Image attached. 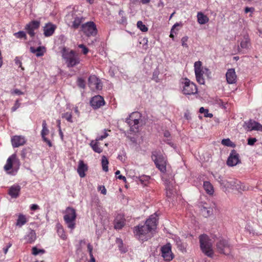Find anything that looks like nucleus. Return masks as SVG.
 I'll return each mask as SVG.
<instances>
[{
	"instance_id": "f257e3e1",
	"label": "nucleus",
	"mask_w": 262,
	"mask_h": 262,
	"mask_svg": "<svg viewBox=\"0 0 262 262\" xmlns=\"http://www.w3.org/2000/svg\"><path fill=\"white\" fill-rule=\"evenodd\" d=\"M157 216L155 213L147 219L144 225H139L134 228V233L139 240L146 241L152 236V232L157 226Z\"/></svg>"
},
{
	"instance_id": "f03ea898",
	"label": "nucleus",
	"mask_w": 262,
	"mask_h": 262,
	"mask_svg": "<svg viewBox=\"0 0 262 262\" xmlns=\"http://www.w3.org/2000/svg\"><path fill=\"white\" fill-rule=\"evenodd\" d=\"M200 248L202 252L207 256L213 257L214 251L212 249V243L206 234H202L199 236Z\"/></svg>"
},
{
	"instance_id": "7ed1b4c3",
	"label": "nucleus",
	"mask_w": 262,
	"mask_h": 262,
	"mask_svg": "<svg viewBox=\"0 0 262 262\" xmlns=\"http://www.w3.org/2000/svg\"><path fill=\"white\" fill-rule=\"evenodd\" d=\"M62 56L68 67H73L80 62L78 55L73 50L63 48L62 51Z\"/></svg>"
},
{
	"instance_id": "20e7f679",
	"label": "nucleus",
	"mask_w": 262,
	"mask_h": 262,
	"mask_svg": "<svg viewBox=\"0 0 262 262\" xmlns=\"http://www.w3.org/2000/svg\"><path fill=\"white\" fill-rule=\"evenodd\" d=\"M76 212L73 208L68 207L64 211L63 220L68 228L73 230L75 228Z\"/></svg>"
},
{
	"instance_id": "39448f33",
	"label": "nucleus",
	"mask_w": 262,
	"mask_h": 262,
	"mask_svg": "<svg viewBox=\"0 0 262 262\" xmlns=\"http://www.w3.org/2000/svg\"><path fill=\"white\" fill-rule=\"evenodd\" d=\"M182 92L185 95H194L198 93L196 85L187 78L183 79L181 81Z\"/></svg>"
},
{
	"instance_id": "423d86ee",
	"label": "nucleus",
	"mask_w": 262,
	"mask_h": 262,
	"mask_svg": "<svg viewBox=\"0 0 262 262\" xmlns=\"http://www.w3.org/2000/svg\"><path fill=\"white\" fill-rule=\"evenodd\" d=\"M216 251L220 253L228 255L231 252V246L228 240L223 238H220L216 242Z\"/></svg>"
},
{
	"instance_id": "0eeeda50",
	"label": "nucleus",
	"mask_w": 262,
	"mask_h": 262,
	"mask_svg": "<svg viewBox=\"0 0 262 262\" xmlns=\"http://www.w3.org/2000/svg\"><path fill=\"white\" fill-rule=\"evenodd\" d=\"M156 167L162 172L166 171V160L165 157L160 153L157 151L152 152L151 156Z\"/></svg>"
},
{
	"instance_id": "6e6552de",
	"label": "nucleus",
	"mask_w": 262,
	"mask_h": 262,
	"mask_svg": "<svg viewBox=\"0 0 262 262\" xmlns=\"http://www.w3.org/2000/svg\"><path fill=\"white\" fill-rule=\"evenodd\" d=\"M81 31L88 37L95 36L97 34L96 25L92 21L82 24L81 26Z\"/></svg>"
},
{
	"instance_id": "1a4fd4ad",
	"label": "nucleus",
	"mask_w": 262,
	"mask_h": 262,
	"mask_svg": "<svg viewBox=\"0 0 262 262\" xmlns=\"http://www.w3.org/2000/svg\"><path fill=\"white\" fill-rule=\"evenodd\" d=\"M218 181L222 185L225 187L230 188L231 189H235L237 190L244 189V187L242 188L241 186V182L237 180L228 182L226 180H223L221 176H219L218 178Z\"/></svg>"
},
{
	"instance_id": "9d476101",
	"label": "nucleus",
	"mask_w": 262,
	"mask_h": 262,
	"mask_svg": "<svg viewBox=\"0 0 262 262\" xmlns=\"http://www.w3.org/2000/svg\"><path fill=\"white\" fill-rule=\"evenodd\" d=\"M88 85L92 91L100 90L102 88L100 80L95 75H91L88 80Z\"/></svg>"
},
{
	"instance_id": "9b49d317",
	"label": "nucleus",
	"mask_w": 262,
	"mask_h": 262,
	"mask_svg": "<svg viewBox=\"0 0 262 262\" xmlns=\"http://www.w3.org/2000/svg\"><path fill=\"white\" fill-rule=\"evenodd\" d=\"M162 256L165 261H169L173 258L171 252V246L170 244H167L161 247Z\"/></svg>"
},
{
	"instance_id": "f8f14e48",
	"label": "nucleus",
	"mask_w": 262,
	"mask_h": 262,
	"mask_svg": "<svg viewBox=\"0 0 262 262\" xmlns=\"http://www.w3.org/2000/svg\"><path fill=\"white\" fill-rule=\"evenodd\" d=\"M40 24L39 21L32 20L26 25L25 29L30 37H34L35 35L34 31L39 28Z\"/></svg>"
},
{
	"instance_id": "ddd939ff",
	"label": "nucleus",
	"mask_w": 262,
	"mask_h": 262,
	"mask_svg": "<svg viewBox=\"0 0 262 262\" xmlns=\"http://www.w3.org/2000/svg\"><path fill=\"white\" fill-rule=\"evenodd\" d=\"M243 127L247 131L258 130L262 132V125L257 122L250 120L247 122H245Z\"/></svg>"
},
{
	"instance_id": "4468645a",
	"label": "nucleus",
	"mask_w": 262,
	"mask_h": 262,
	"mask_svg": "<svg viewBox=\"0 0 262 262\" xmlns=\"http://www.w3.org/2000/svg\"><path fill=\"white\" fill-rule=\"evenodd\" d=\"M239 154L233 149L231 150L227 161V164L229 166H234L241 162Z\"/></svg>"
},
{
	"instance_id": "2eb2a0df",
	"label": "nucleus",
	"mask_w": 262,
	"mask_h": 262,
	"mask_svg": "<svg viewBox=\"0 0 262 262\" xmlns=\"http://www.w3.org/2000/svg\"><path fill=\"white\" fill-rule=\"evenodd\" d=\"M165 186L166 195L168 198H171L175 192L174 190V181L172 179H166L164 181Z\"/></svg>"
},
{
	"instance_id": "dca6fc26",
	"label": "nucleus",
	"mask_w": 262,
	"mask_h": 262,
	"mask_svg": "<svg viewBox=\"0 0 262 262\" xmlns=\"http://www.w3.org/2000/svg\"><path fill=\"white\" fill-rule=\"evenodd\" d=\"M90 104L93 108L97 109L103 106L105 104V101L102 96L97 95L93 97L91 99Z\"/></svg>"
},
{
	"instance_id": "f3484780",
	"label": "nucleus",
	"mask_w": 262,
	"mask_h": 262,
	"mask_svg": "<svg viewBox=\"0 0 262 262\" xmlns=\"http://www.w3.org/2000/svg\"><path fill=\"white\" fill-rule=\"evenodd\" d=\"M15 160H16V156L15 155L13 154L8 158V159L7 160V163L4 166L5 170L8 171L9 173L11 174L12 175H14L16 173L17 169L15 170L13 169L11 171H8L10 170L12 168L13 162Z\"/></svg>"
},
{
	"instance_id": "a211bd4d",
	"label": "nucleus",
	"mask_w": 262,
	"mask_h": 262,
	"mask_svg": "<svg viewBox=\"0 0 262 262\" xmlns=\"http://www.w3.org/2000/svg\"><path fill=\"white\" fill-rule=\"evenodd\" d=\"M42 129L41 132V136L42 138V140L44 142L47 143L49 147H51L52 146V144L50 140H49L46 137V136L48 135L49 133V130L47 127V124L46 120L42 121Z\"/></svg>"
},
{
	"instance_id": "6ab92c4d",
	"label": "nucleus",
	"mask_w": 262,
	"mask_h": 262,
	"mask_svg": "<svg viewBox=\"0 0 262 262\" xmlns=\"http://www.w3.org/2000/svg\"><path fill=\"white\" fill-rule=\"evenodd\" d=\"M56 28V26L51 23L46 24L43 27V35L46 37H49L52 36Z\"/></svg>"
},
{
	"instance_id": "aec40b11",
	"label": "nucleus",
	"mask_w": 262,
	"mask_h": 262,
	"mask_svg": "<svg viewBox=\"0 0 262 262\" xmlns=\"http://www.w3.org/2000/svg\"><path fill=\"white\" fill-rule=\"evenodd\" d=\"M11 143L13 147H18L25 144L26 139L24 136H15L11 138Z\"/></svg>"
},
{
	"instance_id": "412c9836",
	"label": "nucleus",
	"mask_w": 262,
	"mask_h": 262,
	"mask_svg": "<svg viewBox=\"0 0 262 262\" xmlns=\"http://www.w3.org/2000/svg\"><path fill=\"white\" fill-rule=\"evenodd\" d=\"M71 16L74 18V20L72 25V27L75 29L78 28L84 20V18L82 16H75V13L73 12L68 15V17H70Z\"/></svg>"
},
{
	"instance_id": "4be33fe9",
	"label": "nucleus",
	"mask_w": 262,
	"mask_h": 262,
	"mask_svg": "<svg viewBox=\"0 0 262 262\" xmlns=\"http://www.w3.org/2000/svg\"><path fill=\"white\" fill-rule=\"evenodd\" d=\"M226 77L227 81L229 84H233L236 81V75L235 70L233 69L228 70Z\"/></svg>"
},
{
	"instance_id": "5701e85b",
	"label": "nucleus",
	"mask_w": 262,
	"mask_h": 262,
	"mask_svg": "<svg viewBox=\"0 0 262 262\" xmlns=\"http://www.w3.org/2000/svg\"><path fill=\"white\" fill-rule=\"evenodd\" d=\"M125 220L124 216L121 214H118L114 221V228L116 229H121L125 225Z\"/></svg>"
},
{
	"instance_id": "b1692460",
	"label": "nucleus",
	"mask_w": 262,
	"mask_h": 262,
	"mask_svg": "<svg viewBox=\"0 0 262 262\" xmlns=\"http://www.w3.org/2000/svg\"><path fill=\"white\" fill-rule=\"evenodd\" d=\"M88 169L87 165L84 164L82 160H80L78 166L77 172L80 178H84L85 176V172L88 170Z\"/></svg>"
},
{
	"instance_id": "393cba45",
	"label": "nucleus",
	"mask_w": 262,
	"mask_h": 262,
	"mask_svg": "<svg viewBox=\"0 0 262 262\" xmlns=\"http://www.w3.org/2000/svg\"><path fill=\"white\" fill-rule=\"evenodd\" d=\"M20 186L18 185H14L9 189V194L13 198H16L19 196Z\"/></svg>"
},
{
	"instance_id": "a878e982",
	"label": "nucleus",
	"mask_w": 262,
	"mask_h": 262,
	"mask_svg": "<svg viewBox=\"0 0 262 262\" xmlns=\"http://www.w3.org/2000/svg\"><path fill=\"white\" fill-rule=\"evenodd\" d=\"M209 71L208 69L203 68V69L199 70V73H195V77L197 81L201 84H204L205 83V79L203 77V74L205 72Z\"/></svg>"
},
{
	"instance_id": "bb28decb",
	"label": "nucleus",
	"mask_w": 262,
	"mask_h": 262,
	"mask_svg": "<svg viewBox=\"0 0 262 262\" xmlns=\"http://www.w3.org/2000/svg\"><path fill=\"white\" fill-rule=\"evenodd\" d=\"M140 119H134V120H129V119H126L125 122L130 126V130L133 132H137L138 128V124Z\"/></svg>"
},
{
	"instance_id": "cd10ccee",
	"label": "nucleus",
	"mask_w": 262,
	"mask_h": 262,
	"mask_svg": "<svg viewBox=\"0 0 262 262\" xmlns=\"http://www.w3.org/2000/svg\"><path fill=\"white\" fill-rule=\"evenodd\" d=\"M30 52L35 54L37 57H40L43 55L46 50L43 47H38L35 48L33 47H31L30 48Z\"/></svg>"
},
{
	"instance_id": "c85d7f7f",
	"label": "nucleus",
	"mask_w": 262,
	"mask_h": 262,
	"mask_svg": "<svg viewBox=\"0 0 262 262\" xmlns=\"http://www.w3.org/2000/svg\"><path fill=\"white\" fill-rule=\"evenodd\" d=\"M36 239V233L33 230H30V231L25 236V239L27 243H33Z\"/></svg>"
},
{
	"instance_id": "c756f323",
	"label": "nucleus",
	"mask_w": 262,
	"mask_h": 262,
	"mask_svg": "<svg viewBox=\"0 0 262 262\" xmlns=\"http://www.w3.org/2000/svg\"><path fill=\"white\" fill-rule=\"evenodd\" d=\"M203 187L207 194L209 195H212L213 194V187L209 182L205 181L203 184Z\"/></svg>"
},
{
	"instance_id": "7c9ffc66",
	"label": "nucleus",
	"mask_w": 262,
	"mask_h": 262,
	"mask_svg": "<svg viewBox=\"0 0 262 262\" xmlns=\"http://www.w3.org/2000/svg\"><path fill=\"white\" fill-rule=\"evenodd\" d=\"M251 46L250 40L248 36H245L241 41L240 46L243 49H248Z\"/></svg>"
},
{
	"instance_id": "2f4dec72",
	"label": "nucleus",
	"mask_w": 262,
	"mask_h": 262,
	"mask_svg": "<svg viewBox=\"0 0 262 262\" xmlns=\"http://www.w3.org/2000/svg\"><path fill=\"white\" fill-rule=\"evenodd\" d=\"M198 21L201 25L206 24L209 21L208 17L202 12H198L197 14Z\"/></svg>"
},
{
	"instance_id": "473e14b6",
	"label": "nucleus",
	"mask_w": 262,
	"mask_h": 262,
	"mask_svg": "<svg viewBox=\"0 0 262 262\" xmlns=\"http://www.w3.org/2000/svg\"><path fill=\"white\" fill-rule=\"evenodd\" d=\"M27 222L26 216L23 214H19L16 221V226L19 227H22Z\"/></svg>"
},
{
	"instance_id": "72a5a7b5",
	"label": "nucleus",
	"mask_w": 262,
	"mask_h": 262,
	"mask_svg": "<svg viewBox=\"0 0 262 262\" xmlns=\"http://www.w3.org/2000/svg\"><path fill=\"white\" fill-rule=\"evenodd\" d=\"M90 145L95 152L100 154L102 151V149L99 146L98 141L96 140L92 141Z\"/></svg>"
},
{
	"instance_id": "f704fd0d",
	"label": "nucleus",
	"mask_w": 262,
	"mask_h": 262,
	"mask_svg": "<svg viewBox=\"0 0 262 262\" xmlns=\"http://www.w3.org/2000/svg\"><path fill=\"white\" fill-rule=\"evenodd\" d=\"M201 211L203 215L206 217L209 216L212 213V208L206 206H203L201 207Z\"/></svg>"
},
{
	"instance_id": "c9c22d12",
	"label": "nucleus",
	"mask_w": 262,
	"mask_h": 262,
	"mask_svg": "<svg viewBox=\"0 0 262 262\" xmlns=\"http://www.w3.org/2000/svg\"><path fill=\"white\" fill-rule=\"evenodd\" d=\"M13 35L16 38L20 39L27 40V36L26 33L24 31H20L14 33Z\"/></svg>"
},
{
	"instance_id": "e433bc0d",
	"label": "nucleus",
	"mask_w": 262,
	"mask_h": 262,
	"mask_svg": "<svg viewBox=\"0 0 262 262\" xmlns=\"http://www.w3.org/2000/svg\"><path fill=\"white\" fill-rule=\"evenodd\" d=\"M57 233L58 235L62 239H64L66 238V235L65 234V232L64 231L63 228H62V226L60 224L57 225Z\"/></svg>"
},
{
	"instance_id": "4c0bfd02",
	"label": "nucleus",
	"mask_w": 262,
	"mask_h": 262,
	"mask_svg": "<svg viewBox=\"0 0 262 262\" xmlns=\"http://www.w3.org/2000/svg\"><path fill=\"white\" fill-rule=\"evenodd\" d=\"M101 164L102 166V169L104 171H108V161L106 158V157L104 156H102L101 159Z\"/></svg>"
},
{
	"instance_id": "58836bf2",
	"label": "nucleus",
	"mask_w": 262,
	"mask_h": 262,
	"mask_svg": "<svg viewBox=\"0 0 262 262\" xmlns=\"http://www.w3.org/2000/svg\"><path fill=\"white\" fill-rule=\"evenodd\" d=\"M141 117V115L140 113L138 112H135L132 113L129 116V117L127 118L126 119H129V120H134V119H140Z\"/></svg>"
},
{
	"instance_id": "ea45409f",
	"label": "nucleus",
	"mask_w": 262,
	"mask_h": 262,
	"mask_svg": "<svg viewBox=\"0 0 262 262\" xmlns=\"http://www.w3.org/2000/svg\"><path fill=\"white\" fill-rule=\"evenodd\" d=\"M137 27L142 32H146L148 31V28L141 20L137 23Z\"/></svg>"
},
{
	"instance_id": "a19ab883",
	"label": "nucleus",
	"mask_w": 262,
	"mask_h": 262,
	"mask_svg": "<svg viewBox=\"0 0 262 262\" xmlns=\"http://www.w3.org/2000/svg\"><path fill=\"white\" fill-rule=\"evenodd\" d=\"M45 252L46 251L44 249H39L36 247H34L32 249V253L34 255H37L39 254H44Z\"/></svg>"
},
{
	"instance_id": "79ce46f5",
	"label": "nucleus",
	"mask_w": 262,
	"mask_h": 262,
	"mask_svg": "<svg viewBox=\"0 0 262 262\" xmlns=\"http://www.w3.org/2000/svg\"><path fill=\"white\" fill-rule=\"evenodd\" d=\"M62 118H64L67 121L72 123L73 120H72V115L71 113L69 112H66L64 114H62Z\"/></svg>"
},
{
	"instance_id": "37998d69",
	"label": "nucleus",
	"mask_w": 262,
	"mask_h": 262,
	"mask_svg": "<svg viewBox=\"0 0 262 262\" xmlns=\"http://www.w3.org/2000/svg\"><path fill=\"white\" fill-rule=\"evenodd\" d=\"M204 67H202V63L200 61H198L194 62V72L199 73V70L203 69Z\"/></svg>"
},
{
	"instance_id": "c03bdc74",
	"label": "nucleus",
	"mask_w": 262,
	"mask_h": 262,
	"mask_svg": "<svg viewBox=\"0 0 262 262\" xmlns=\"http://www.w3.org/2000/svg\"><path fill=\"white\" fill-rule=\"evenodd\" d=\"M199 112L201 114H204V117H210L211 118L213 116L212 114L208 113V110L207 109H205L203 107H201L200 108Z\"/></svg>"
},
{
	"instance_id": "a18cd8bd",
	"label": "nucleus",
	"mask_w": 262,
	"mask_h": 262,
	"mask_svg": "<svg viewBox=\"0 0 262 262\" xmlns=\"http://www.w3.org/2000/svg\"><path fill=\"white\" fill-rule=\"evenodd\" d=\"M150 179V177L148 176H142L140 177L139 180L141 183L144 185H146Z\"/></svg>"
},
{
	"instance_id": "49530a36",
	"label": "nucleus",
	"mask_w": 262,
	"mask_h": 262,
	"mask_svg": "<svg viewBox=\"0 0 262 262\" xmlns=\"http://www.w3.org/2000/svg\"><path fill=\"white\" fill-rule=\"evenodd\" d=\"M222 144L224 145L230 147H232L234 145L229 139H223L222 141Z\"/></svg>"
},
{
	"instance_id": "de8ad7c7",
	"label": "nucleus",
	"mask_w": 262,
	"mask_h": 262,
	"mask_svg": "<svg viewBox=\"0 0 262 262\" xmlns=\"http://www.w3.org/2000/svg\"><path fill=\"white\" fill-rule=\"evenodd\" d=\"M77 85L79 87L84 89L85 86L84 80L81 78H79L77 80Z\"/></svg>"
},
{
	"instance_id": "09e8293b",
	"label": "nucleus",
	"mask_w": 262,
	"mask_h": 262,
	"mask_svg": "<svg viewBox=\"0 0 262 262\" xmlns=\"http://www.w3.org/2000/svg\"><path fill=\"white\" fill-rule=\"evenodd\" d=\"M20 106V103L19 100L17 99L15 101L14 106L11 108L12 112H15L18 109Z\"/></svg>"
},
{
	"instance_id": "8fccbe9b",
	"label": "nucleus",
	"mask_w": 262,
	"mask_h": 262,
	"mask_svg": "<svg viewBox=\"0 0 262 262\" xmlns=\"http://www.w3.org/2000/svg\"><path fill=\"white\" fill-rule=\"evenodd\" d=\"M78 47L82 49V53H83V54L86 55L88 53L89 49L84 45H83V44L79 45Z\"/></svg>"
},
{
	"instance_id": "3c124183",
	"label": "nucleus",
	"mask_w": 262,
	"mask_h": 262,
	"mask_svg": "<svg viewBox=\"0 0 262 262\" xmlns=\"http://www.w3.org/2000/svg\"><path fill=\"white\" fill-rule=\"evenodd\" d=\"M107 136H108V134L106 133V130H105V132H104L103 134L102 135L98 136L96 138V141H98L102 140L104 139H105V138H106Z\"/></svg>"
},
{
	"instance_id": "603ef678",
	"label": "nucleus",
	"mask_w": 262,
	"mask_h": 262,
	"mask_svg": "<svg viewBox=\"0 0 262 262\" xmlns=\"http://www.w3.org/2000/svg\"><path fill=\"white\" fill-rule=\"evenodd\" d=\"M14 62L16 65L18 66L19 67L21 68V69L23 70L24 68L22 67V63L18 57H16L14 59Z\"/></svg>"
},
{
	"instance_id": "864d4df0",
	"label": "nucleus",
	"mask_w": 262,
	"mask_h": 262,
	"mask_svg": "<svg viewBox=\"0 0 262 262\" xmlns=\"http://www.w3.org/2000/svg\"><path fill=\"white\" fill-rule=\"evenodd\" d=\"M187 40H188L187 36H184L182 38L181 41H182V46H183L184 47H186V48L188 47V45L186 43V42L187 41Z\"/></svg>"
},
{
	"instance_id": "5fc2aeb1",
	"label": "nucleus",
	"mask_w": 262,
	"mask_h": 262,
	"mask_svg": "<svg viewBox=\"0 0 262 262\" xmlns=\"http://www.w3.org/2000/svg\"><path fill=\"white\" fill-rule=\"evenodd\" d=\"M256 141L257 139L255 138H249L248 139V144L249 145H253Z\"/></svg>"
},
{
	"instance_id": "6e6d98bb",
	"label": "nucleus",
	"mask_w": 262,
	"mask_h": 262,
	"mask_svg": "<svg viewBox=\"0 0 262 262\" xmlns=\"http://www.w3.org/2000/svg\"><path fill=\"white\" fill-rule=\"evenodd\" d=\"M180 26V24L179 23H176L172 27L171 29V31H170V33H172V34H177V31H178V29L176 31L175 29L177 27H178Z\"/></svg>"
},
{
	"instance_id": "4d7b16f0",
	"label": "nucleus",
	"mask_w": 262,
	"mask_h": 262,
	"mask_svg": "<svg viewBox=\"0 0 262 262\" xmlns=\"http://www.w3.org/2000/svg\"><path fill=\"white\" fill-rule=\"evenodd\" d=\"M11 93L12 94H16L18 95H21L24 94V93L18 89H15L13 91H11Z\"/></svg>"
},
{
	"instance_id": "13d9d810",
	"label": "nucleus",
	"mask_w": 262,
	"mask_h": 262,
	"mask_svg": "<svg viewBox=\"0 0 262 262\" xmlns=\"http://www.w3.org/2000/svg\"><path fill=\"white\" fill-rule=\"evenodd\" d=\"M12 246V243H9L8 244L7 246L3 249L4 253L6 254L8 252L9 249Z\"/></svg>"
},
{
	"instance_id": "bf43d9fd",
	"label": "nucleus",
	"mask_w": 262,
	"mask_h": 262,
	"mask_svg": "<svg viewBox=\"0 0 262 262\" xmlns=\"http://www.w3.org/2000/svg\"><path fill=\"white\" fill-rule=\"evenodd\" d=\"M88 249L89 252L90 256H91V255H93V253H92L93 247L90 244H89L88 245Z\"/></svg>"
},
{
	"instance_id": "052dcab7",
	"label": "nucleus",
	"mask_w": 262,
	"mask_h": 262,
	"mask_svg": "<svg viewBox=\"0 0 262 262\" xmlns=\"http://www.w3.org/2000/svg\"><path fill=\"white\" fill-rule=\"evenodd\" d=\"M39 209V206L36 204H32L30 206V209L31 210L34 211Z\"/></svg>"
},
{
	"instance_id": "680f3d73",
	"label": "nucleus",
	"mask_w": 262,
	"mask_h": 262,
	"mask_svg": "<svg viewBox=\"0 0 262 262\" xmlns=\"http://www.w3.org/2000/svg\"><path fill=\"white\" fill-rule=\"evenodd\" d=\"M99 188L100 190H101V192L103 194H105L106 193V190L104 186H100Z\"/></svg>"
},
{
	"instance_id": "e2e57ef3",
	"label": "nucleus",
	"mask_w": 262,
	"mask_h": 262,
	"mask_svg": "<svg viewBox=\"0 0 262 262\" xmlns=\"http://www.w3.org/2000/svg\"><path fill=\"white\" fill-rule=\"evenodd\" d=\"M177 243L178 247L180 248V249L181 250H182V249H184V247L182 245V244L180 240L179 241H177Z\"/></svg>"
},
{
	"instance_id": "0e129e2a",
	"label": "nucleus",
	"mask_w": 262,
	"mask_h": 262,
	"mask_svg": "<svg viewBox=\"0 0 262 262\" xmlns=\"http://www.w3.org/2000/svg\"><path fill=\"white\" fill-rule=\"evenodd\" d=\"M117 178L119 179V180H123L124 182H125L126 181V178L124 177V176H123L122 175H119L118 176V177H117Z\"/></svg>"
},
{
	"instance_id": "69168bd1",
	"label": "nucleus",
	"mask_w": 262,
	"mask_h": 262,
	"mask_svg": "<svg viewBox=\"0 0 262 262\" xmlns=\"http://www.w3.org/2000/svg\"><path fill=\"white\" fill-rule=\"evenodd\" d=\"M252 9L253 8H252L246 7L245 9V12L247 13L248 12L251 11Z\"/></svg>"
},
{
	"instance_id": "338daca9",
	"label": "nucleus",
	"mask_w": 262,
	"mask_h": 262,
	"mask_svg": "<svg viewBox=\"0 0 262 262\" xmlns=\"http://www.w3.org/2000/svg\"><path fill=\"white\" fill-rule=\"evenodd\" d=\"M170 133L168 131H165L164 133V136L165 137H169L170 136Z\"/></svg>"
},
{
	"instance_id": "774afa93",
	"label": "nucleus",
	"mask_w": 262,
	"mask_h": 262,
	"mask_svg": "<svg viewBox=\"0 0 262 262\" xmlns=\"http://www.w3.org/2000/svg\"><path fill=\"white\" fill-rule=\"evenodd\" d=\"M90 258H91L89 262H95V258L94 257L93 255H91V256H90Z\"/></svg>"
}]
</instances>
